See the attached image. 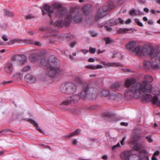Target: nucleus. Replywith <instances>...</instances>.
<instances>
[{
	"label": "nucleus",
	"mask_w": 160,
	"mask_h": 160,
	"mask_svg": "<svg viewBox=\"0 0 160 160\" xmlns=\"http://www.w3.org/2000/svg\"><path fill=\"white\" fill-rule=\"evenodd\" d=\"M41 63L45 67L46 73L49 77H53L57 74L62 73V71L59 68L60 61L53 56L49 57L47 59H42Z\"/></svg>",
	"instance_id": "obj_1"
},
{
	"label": "nucleus",
	"mask_w": 160,
	"mask_h": 160,
	"mask_svg": "<svg viewBox=\"0 0 160 160\" xmlns=\"http://www.w3.org/2000/svg\"><path fill=\"white\" fill-rule=\"evenodd\" d=\"M150 85L146 86L143 83H137L125 91V99L129 100L133 98L139 99L144 92H148L151 88Z\"/></svg>",
	"instance_id": "obj_2"
},
{
	"label": "nucleus",
	"mask_w": 160,
	"mask_h": 160,
	"mask_svg": "<svg viewBox=\"0 0 160 160\" xmlns=\"http://www.w3.org/2000/svg\"><path fill=\"white\" fill-rule=\"evenodd\" d=\"M97 97V90L92 88H89L88 85L87 83H85L83 85L82 91L79 95H72L70 97V99L68 101H63L62 103H60V105H67L72 101L75 103L78 101L80 98L83 99L88 98L94 99H96Z\"/></svg>",
	"instance_id": "obj_3"
},
{
	"label": "nucleus",
	"mask_w": 160,
	"mask_h": 160,
	"mask_svg": "<svg viewBox=\"0 0 160 160\" xmlns=\"http://www.w3.org/2000/svg\"><path fill=\"white\" fill-rule=\"evenodd\" d=\"M72 16H74L73 20L75 22H79L81 21L82 17L77 8H75L71 9L70 13L66 16L64 21L58 20L54 23V26L62 27L65 24L67 27L68 26L72 20Z\"/></svg>",
	"instance_id": "obj_4"
},
{
	"label": "nucleus",
	"mask_w": 160,
	"mask_h": 160,
	"mask_svg": "<svg viewBox=\"0 0 160 160\" xmlns=\"http://www.w3.org/2000/svg\"><path fill=\"white\" fill-rule=\"evenodd\" d=\"M156 51L153 46L150 44H146L143 46H140V50L138 55L139 56H149L151 59H153L156 54Z\"/></svg>",
	"instance_id": "obj_5"
},
{
	"label": "nucleus",
	"mask_w": 160,
	"mask_h": 160,
	"mask_svg": "<svg viewBox=\"0 0 160 160\" xmlns=\"http://www.w3.org/2000/svg\"><path fill=\"white\" fill-rule=\"evenodd\" d=\"M60 90L64 93L71 94L75 92L76 86L72 83L68 82L62 84Z\"/></svg>",
	"instance_id": "obj_6"
},
{
	"label": "nucleus",
	"mask_w": 160,
	"mask_h": 160,
	"mask_svg": "<svg viewBox=\"0 0 160 160\" xmlns=\"http://www.w3.org/2000/svg\"><path fill=\"white\" fill-rule=\"evenodd\" d=\"M113 7V3H111L109 4L108 6H103L99 9L95 17V20L97 21L105 16L107 14V12L112 9Z\"/></svg>",
	"instance_id": "obj_7"
},
{
	"label": "nucleus",
	"mask_w": 160,
	"mask_h": 160,
	"mask_svg": "<svg viewBox=\"0 0 160 160\" xmlns=\"http://www.w3.org/2000/svg\"><path fill=\"white\" fill-rule=\"evenodd\" d=\"M122 160H139L137 155L134 154L132 150H126L122 152L120 154Z\"/></svg>",
	"instance_id": "obj_8"
},
{
	"label": "nucleus",
	"mask_w": 160,
	"mask_h": 160,
	"mask_svg": "<svg viewBox=\"0 0 160 160\" xmlns=\"http://www.w3.org/2000/svg\"><path fill=\"white\" fill-rule=\"evenodd\" d=\"M125 47L130 52L136 55H138L140 45H138L136 41H132L129 42L126 45Z\"/></svg>",
	"instance_id": "obj_9"
},
{
	"label": "nucleus",
	"mask_w": 160,
	"mask_h": 160,
	"mask_svg": "<svg viewBox=\"0 0 160 160\" xmlns=\"http://www.w3.org/2000/svg\"><path fill=\"white\" fill-rule=\"evenodd\" d=\"M148 92H144L143 93L142 96L140 98H142V100L144 102L151 101L155 104L160 105V101L158 100V97L156 96H154L153 97L149 94H144L145 93Z\"/></svg>",
	"instance_id": "obj_10"
},
{
	"label": "nucleus",
	"mask_w": 160,
	"mask_h": 160,
	"mask_svg": "<svg viewBox=\"0 0 160 160\" xmlns=\"http://www.w3.org/2000/svg\"><path fill=\"white\" fill-rule=\"evenodd\" d=\"M151 60H145L143 62V66L146 69H148L150 68L154 69H157L160 67L158 62L154 59H152Z\"/></svg>",
	"instance_id": "obj_11"
},
{
	"label": "nucleus",
	"mask_w": 160,
	"mask_h": 160,
	"mask_svg": "<svg viewBox=\"0 0 160 160\" xmlns=\"http://www.w3.org/2000/svg\"><path fill=\"white\" fill-rule=\"evenodd\" d=\"M141 137L136 133H134L131 138V140L129 142V144L131 145H134L132 147L133 149L136 150H139L140 147L139 145H135L137 142L138 140Z\"/></svg>",
	"instance_id": "obj_12"
},
{
	"label": "nucleus",
	"mask_w": 160,
	"mask_h": 160,
	"mask_svg": "<svg viewBox=\"0 0 160 160\" xmlns=\"http://www.w3.org/2000/svg\"><path fill=\"white\" fill-rule=\"evenodd\" d=\"M27 57L24 55L17 54L12 56L11 58L12 61H18L20 63L22 64L27 61Z\"/></svg>",
	"instance_id": "obj_13"
},
{
	"label": "nucleus",
	"mask_w": 160,
	"mask_h": 160,
	"mask_svg": "<svg viewBox=\"0 0 160 160\" xmlns=\"http://www.w3.org/2000/svg\"><path fill=\"white\" fill-rule=\"evenodd\" d=\"M153 79L152 77L149 75H145L144 77V80L141 82H138L137 83H143L145 85H150L151 88L150 90L148 92H150L152 89V86L151 84L148 83H150L152 82Z\"/></svg>",
	"instance_id": "obj_14"
},
{
	"label": "nucleus",
	"mask_w": 160,
	"mask_h": 160,
	"mask_svg": "<svg viewBox=\"0 0 160 160\" xmlns=\"http://www.w3.org/2000/svg\"><path fill=\"white\" fill-rule=\"evenodd\" d=\"M13 65L10 61H8L5 64L4 70L5 72L8 74L11 73L13 70Z\"/></svg>",
	"instance_id": "obj_15"
},
{
	"label": "nucleus",
	"mask_w": 160,
	"mask_h": 160,
	"mask_svg": "<svg viewBox=\"0 0 160 160\" xmlns=\"http://www.w3.org/2000/svg\"><path fill=\"white\" fill-rule=\"evenodd\" d=\"M136 80L134 78H130L126 79L125 82V85L126 87H130V86L136 84Z\"/></svg>",
	"instance_id": "obj_16"
},
{
	"label": "nucleus",
	"mask_w": 160,
	"mask_h": 160,
	"mask_svg": "<svg viewBox=\"0 0 160 160\" xmlns=\"http://www.w3.org/2000/svg\"><path fill=\"white\" fill-rule=\"evenodd\" d=\"M123 98V96L122 94L119 93H110L108 97L109 99L119 100Z\"/></svg>",
	"instance_id": "obj_17"
},
{
	"label": "nucleus",
	"mask_w": 160,
	"mask_h": 160,
	"mask_svg": "<svg viewBox=\"0 0 160 160\" xmlns=\"http://www.w3.org/2000/svg\"><path fill=\"white\" fill-rule=\"evenodd\" d=\"M24 79L26 82L29 83H33L36 81L35 77L29 74H27L25 76Z\"/></svg>",
	"instance_id": "obj_18"
},
{
	"label": "nucleus",
	"mask_w": 160,
	"mask_h": 160,
	"mask_svg": "<svg viewBox=\"0 0 160 160\" xmlns=\"http://www.w3.org/2000/svg\"><path fill=\"white\" fill-rule=\"evenodd\" d=\"M41 8L42 11L43 12L42 15H44L46 13V12L44 11V10L48 13V15L51 17V14L52 13L53 11L51 10L50 6L46 4L43 6L42 8Z\"/></svg>",
	"instance_id": "obj_19"
},
{
	"label": "nucleus",
	"mask_w": 160,
	"mask_h": 160,
	"mask_svg": "<svg viewBox=\"0 0 160 160\" xmlns=\"http://www.w3.org/2000/svg\"><path fill=\"white\" fill-rule=\"evenodd\" d=\"M139 157L141 160H149L148 152L145 150H142L140 151Z\"/></svg>",
	"instance_id": "obj_20"
},
{
	"label": "nucleus",
	"mask_w": 160,
	"mask_h": 160,
	"mask_svg": "<svg viewBox=\"0 0 160 160\" xmlns=\"http://www.w3.org/2000/svg\"><path fill=\"white\" fill-rule=\"evenodd\" d=\"M101 63L104 65L108 67H119L122 66L121 64L116 62H108L106 63L105 61H102Z\"/></svg>",
	"instance_id": "obj_21"
},
{
	"label": "nucleus",
	"mask_w": 160,
	"mask_h": 160,
	"mask_svg": "<svg viewBox=\"0 0 160 160\" xmlns=\"http://www.w3.org/2000/svg\"><path fill=\"white\" fill-rule=\"evenodd\" d=\"M126 138L123 137L121 141L120 142H118L116 145L112 146V149L113 150H116L118 148L121 147L122 146L124 145L125 143Z\"/></svg>",
	"instance_id": "obj_22"
},
{
	"label": "nucleus",
	"mask_w": 160,
	"mask_h": 160,
	"mask_svg": "<svg viewBox=\"0 0 160 160\" xmlns=\"http://www.w3.org/2000/svg\"><path fill=\"white\" fill-rule=\"evenodd\" d=\"M60 108H61L62 110L66 111L76 113L78 114L79 112V109L77 107L71 108H62L60 107Z\"/></svg>",
	"instance_id": "obj_23"
},
{
	"label": "nucleus",
	"mask_w": 160,
	"mask_h": 160,
	"mask_svg": "<svg viewBox=\"0 0 160 160\" xmlns=\"http://www.w3.org/2000/svg\"><path fill=\"white\" fill-rule=\"evenodd\" d=\"M81 132V131L80 129H76L74 132L70 133L68 135H66L65 136V137L66 138H68L69 137L74 136L76 135L79 134Z\"/></svg>",
	"instance_id": "obj_24"
},
{
	"label": "nucleus",
	"mask_w": 160,
	"mask_h": 160,
	"mask_svg": "<svg viewBox=\"0 0 160 160\" xmlns=\"http://www.w3.org/2000/svg\"><path fill=\"white\" fill-rule=\"evenodd\" d=\"M29 122L34 125L36 128V129L37 130H38L41 132H42V131L38 128V124L35 121L32 119H30L29 120Z\"/></svg>",
	"instance_id": "obj_25"
},
{
	"label": "nucleus",
	"mask_w": 160,
	"mask_h": 160,
	"mask_svg": "<svg viewBox=\"0 0 160 160\" xmlns=\"http://www.w3.org/2000/svg\"><path fill=\"white\" fill-rule=\"evenodd\" d=\"M140 11L139 10L132 9L129 11V14L131 16L139 15L140 14Z\"/></svg>",
	"instance_id": "obj_26"
},
{
	"label": "nucleus",
	"mask_w": 160,
	"mask_h": 160,
	"mask_svg": "<svg viewBox=\"0 0 160 160\" xmlns=\"http://www.w3.org/2000/svg\"><path fill=\"white\" fill-rule=\"evenodd\" d=\"M90 10V7L88 5H85L82 8V11L83 13L86 15L89 12Z\"/></svg>",
	"instance_id": "obj_27"
},
{
	"label": "nucleus",
	"mask_w": 160,
	"mask_h": 160,
	"mask_svg": "<svg viewBox=\"0 0 160 160\" xmlns=\"http://www.w3.org/2000/svg\"><path fill=\"white\" fill-rule=\"evenodd\" d=\"M12 77L15 79L19 80L22 78L23 75L20 72H18L14 74L12 76Z\"/></svg>",
	"instance_id": "obj_28"
},
{
	"label": "nucleus",
	"mask_w": 160,
	"mask_h": 160,
	"mask_svg": "<svg viewBox=\"0 0 160 160\" xmlns=\"http://www.w3.org/2000/svg\"><path fill=\"white\" fill-rule=\"evenodd\" d=\"M28 43L30 44H34L36 46H40L41 45V43L39 41L34 42L32 40L29 39L28 40Z\"/></svg>",
	"instance_id": "obj_29"
},
{
	"label": "nucleus",
	"mask_w": 160,
	"mask_h": 160,
	"mask_svg": "<svg viewBox=\"0 0 160 160\" xmlns=\"http://www.w3.org/2000/svg\"><path fill=\"white\" fill-rule=\"evenodd\" d=\"M153 59H154L155 61L157 62H158V61L160 64V51L157 52Z\"/></svg>",
	"instance_id": "obj_30"
},
{
	"label": "nucleus",
	"mask_w": 160,
	"mask_h": 160,
	"mask_svg": "<svg viewBox=\"0 0 160 160\" xmlns=\"http://www.w3.org/2000/svg\"><path fill=\"white\" fill-rule=\"evenodd\" d=\"M101 93L102 94V95L104 97L107 96L109 97L110 94L109 91L106 90H102Z\"/></svg>",
	"instance_id": "obj_31"
},
{
	"label": "nucleus",
	"mask_w": 160,
	"mask_h": 160,
	"mask_svg": "<svg viewBox=\"0 0 160 160\" xmlns=\"http://www.w3.org/2000/svg\"><path fill=\"white\" fill-rule=\"evenodd\" d=\"M129 30L126 28H121L118 30V32L119 33H125L127 32Z\"/></svg>",
	"instance_id": "obj_32"
},
{
	"label": "nucleus",
	"mask_w": 160,
	"mask_h": 160,
	"mask_svg": "<svg viewBox=\"0 0 160 160\" xmlns=\"http://www.w3.org/2000/svg\"><path fill=\"white\" fill-rule=\"evenodd\" d=\"M152 93L154 96L158 97V96L160 95V90L159 88H157V89L153 91Z\"/></svg>",
	"instance_id": "obj_33"
},
{
	"label": "nucleus",
	"mask_w": 160,
	"mask_h": 160,
	"mask_svg": "<svg viewBox=\"0 0 160 160\" xmlns=\"http://www.w3.org/2000/svg\"><path fill=\"white\" fill-rule=\"evenodd\" d=\"M113 58L117 57L119 58H122V55L120 52H115L113 55L112 56Z\"/></svg>",
	"instance_id": "obj_34"
},
{
	"label": "nucleus",
	"mask_w": 160,
	"mask_h": 160,
	"mask_svg": "<svg viewBox=\"0 0 160 160\" xmlns=\"http://www.w3.org/2000/svg\"><path fill=\"white\" fill-rule=\"evenodd\" d=\"M52 7L53 8L58 9L61 8L62 6L59 3L55 2L52 4Z\"/></svg>",
	"instance_id": "obj_35"
},
{
	"label": "nucleus",
	"mask_w": 160,
	"mask_h": 160,
	"mask_svg": "<svg viewBox=\"0 0 160 160\" xmlns=\"http://www.w3.org/2000/svg\"><path fill=\"white\" fill-rule=\"evenodd\" d=\"M134 21L139 26H142L143 24L142 22H141L139 20L138 18H135L134 20Z\"/></svg>",
	"instance_id": "obj_36"
},
{
	"label": "nucleus",
	"mask_w": 160,
	"mask_h": 160,
	"mask_svg": "<svg viewBox=\"0 0 160 160\" xmlns=\"http://www.w3.org/2000/svg\"><path fill=\"white\" fill-rule=\"evenodd\" d=\"M5 15L7 16L8 17H12L13 15V14L12 12L8 11L7 10H5Z\"/></svg>",
	"instance_id": "obj_37"
},
{
	"label": "nucleus",
	"mask_w": 160,
	"mask_h": 160,
	"mask_svg": "<svg viewBox=\"0 0 160 160\" xmlns=\"http://www.w3.org/2000/svg\"><path fill=\"white\" fill-rule=\"evenodd\" d=\"M31 69V67L30 66H27L25 67L23 69L22 71L26 72L30 71Z\"/></svg>",
	"instance_id": "obj_38"
},
{
	"label": "nucleus",
	"mask_w": 160,
	"mask_h": 160,
	"mask_svg": "<svg viewBox=\"0 0 160 160\" xmlns=\"http://www.w3.org/2000/svg\"><path fill=\"white\" fill-rule=\"evenodd\" d=\"M86 68L92 69H95V65L90 64L86 66Z\"/></svg>",
	"instance_id": "obj_39"
},
{
	"label": "nucleus",
	"mask_w": 160,
	"mask_h": 160,
	"mask_svg": "<svg viewBox=\"0 0 160 160\" xmlns=\"http://www.w3.org/2000/svg\"><path fill=\"white\" fill-rule=\"evenodd\" d=\"M35 54H32L29 56V58L31 61H33L35 59Z\"/></svg>",
	"instance_id": "obj_40"
},
{
	"label": "nucleus",
	"mask_w": 160,
	"mask_h": 160,
	"mask_svg": "<svg viewBox=\"0 0 160 160\" xmlns=\"http://www.w3.org/2000/svg\"><path fill=\"white\" fill-rule=\"evenodd\" d=\"M112 26L115 25L118 23V22L115 20H111L110 21Z\"/></svg>",
	"instance_id": "obj_41"
},
{
	"label": "nucleus",
	"mask_w": 160,
	"mask_h": 160,
	"mask_svg": "<svg viewBox=\"0 0 160 160\" xmlns=\"http://www.w3.org/2000/svg\"><path fill=\"white\" fill-rule=\"evenodd\" d=\"M104 40L106 44H108L110 43L111 42V40L109 38L106 37L104 38Z\"/></svg>",
	"instance_id": "obj_42"
},
{
	"label": "nucleus",
	"mask_w": 160,
	"mask_h": 160,
	"mask_svg": "<svg viewBox=\"0 0 160 160\" xmlns=\"http://www.w3.org/2000/svg\"><path fill=\"white\" fill-rule=\"evenodd\" d=\"M89 51L92 54L94 53L96 51V49L95 48H92L90 47L89 50Z\"/></svg>",
	"instance_id": "obj_43"
},
{
	"label": "nucleus",
	"mask_w": 160,
	"mask_h": 160,
	"mask_svg": "<svg viewBox=\"0 0 160 160\" xmlns=\"http://www.w3.org/2000/svg\"><path fill=\"white\" fill-rule=\"evenodd\" d=\"M72 144L74 145H77L78 143V141L76 138L73 139L71 141Z\"/></svg>",
	"instance_id": "obj_44"
},
{
	"label": "nucleus",
	"mask_w": 160,
	"mask_h": 160,
	"mask_svg": "<svg viewBox=\"0 0 160 160\" xmlns=\"http://www.w3.org/2000/svg\"><path fill=\"white\" fill-rule=\"evenodd\" d=\"M33 16L31 14H28L26 16L25 18L27 19H30L32 18Z\"/></svg>",
	"instance_id": "obj_45"
},
{
	"label": "nucleus",
	"mask_w": 160,
	"mask_h": 160,
	"mask_svg": "<svg viewBox=\"0 0 160 160\" xmlns=\"http://www.w3.org/2000/svg\"><path fill=\"white\" fill-rule=\"evenodd\" d=\"M146 138L147 140L148 141V142H152V139L151 138V137L150 136L146 137Z\"/></svg>",
	"instance_id": "obj_46"
},
{
	"label": "nucleus",
	"mask_w": 160,
	"mask_h": 160,
	"mask_svg": "<svg viewBox=\"0 0 160 160\" xmlns=\"http://www.w3.org/2000/svg\"><path fill=\"white\" fill-rule=\"evenodd\" d=\"M76 44V42H72L70 43V45L72 48Z\"/></svg>",
	"instance_id": "obj_47"
},
{
	"label": "nucleus",
	"mask_w": 160,
	"mask_h": 160,
	"mask_svg": "<svg viewBox=\"0 0 160 160\" xmlns=\"http://www.w3.org/2000/svg\"><path fill=\"white\" fill-rule=\"evenodd\" d=\"M105 28L109 32H111L112 30V29L111 28L108 26H106Z\"/></svg>",
	"instance_id": "obj_48"
},
{
	"label": "nucleus",
	"mask_w": 160,
	"mask_h": 160,
	"mask_svg": "<svg viewBox=\"0 0 160 160\" xmlns=\"http://www.w3.org/2000/svg\"><path fill=\"white\" fill-rule=\"evenodd\" d=\"M2 38L4 41H7L8 40L7 36L6 35L2 36Z\"/></svg>",
	"instance_id": "obj_49"
},
{
	"label": "nucleus",
	"mask_w": 160,
	"mask_h": 160,
	"mask_svg": "<svg viewBox=\"0 0 160 160\" xmlns=\"http://www.w3.org/2000/svg\"><path fill=\"white\" fill-rule=\"evenodd\" d=\"M81 51L84 54H86L88 52V50L85 49H82Z\"/></svg>",
	"instance_id": "obj_50"
},
{
	"label": "nucleus",
	"mask_w": 160,
	"mask_h": 160,
	"mask_svg": "<svg viewBox=\"0 0 160 160\" xmlns=\"http://www.w3.org/2000/svg\"><path fill=\"white\" fill-rule=\"evenodd\" d=\"M103 68V66L101 65H98L95 66V69L102 68Z\"/></svg>",
	"instance_id": "obj_51"
},
{
	"label": "nucleus",
	"mask_w": 160,
	"mask_h": 160,
	"mask_svg": "<svg viewBox=\"0 0 160 160\" xmlns=\"http://www.w3.org/2000/svg\"><path fill=\"white\" fill-rule=\"evenodd\" d=\"M102 158L105 160H107L108 158V157L107 155H104L102 156Z\"/></svg>",
	"instance_id": "obj_52"
},
{
	"label": "nucleus",
	"mask_w": 160,
	"mask_h": 160,
	"mask_svg": "<svg viewBox=\"0 0 160 160\" xmlns=\"http://www.w3.org/2000/svg\"><path fill=\"white\" fill-rule=\"evenodd\" d=\"M118 85L115 84L112 85L111 87L112 88L117 89L118 88Z\"/></svg>",
	"instance_id": "obj_53"
},
{
	"label": "nucleus",
	"mask_w": 160,
	"mask_h": 160,
	"mask_svg": "<svg viewBox=\"0 0 160 160\" xmlns=\"http://www.w3.org/2000/svg\"><path fill=\"white\" fill-rule=\"evenodd\" d=\"M132 21L131 19H128L127 20H126L125 22V23L127 24H128L131 23Z\"/></svg>",
	"instance_id": "obj_54"
},
{
	"label": "nucleus",
	"mask_w": 160,
	"mask_h": 160,
	"mask_svg": "<svg viewBox=\"0 0 160 160\" xmlns=\"http://www.w3.org/2000/svg\"><path fill=\"white\" fill-rule=\"evenodd\" d=\"M118 21L121 24H123L124 22V21L122 20L121 18H119L118 19Z\"/></svg>",
	"instance_id": "obj_55"
},
{
	"label": "nucleus",
	"mask_w": 160,
	"mask_h": 160,
	"mask_svg": "<svg viewBox=\"0 0 160 160\" xmlns=\"http://www.w3.org/2000/svg\"><path fill=\"white\" fill-rule=\"evenodd\" d=\"M88 61L90 62H94L95 61V60L93 58H90L88 59Z\"/></svg>",
	"instance_id": "obj_56"
},
{
	"label": "nucleus",
	"mask_w": 160,
	"mask_h": 160,
	"mask_svg": "<svg viewBox=\"0 0 160 160\" xmlns=\"http://www.w3.org/2000/svg\"><path fill=\"white\" fill-rule=\"evenodd\" d=\"M105 23H102L101 24H98V27L99 28H101L105 25Z\"/></svg>",
	"instance_id": "obj_57"
},
{
	"label": "nucleus",
	"mask_w": 160,
	"mask_h": 160,
	"mask_svg": "<svg viewBox=\"0 0 160 160\" xmlns=\"http://www.w3.org/2000/svg\"><path fill=\"white\" fill-rule=\"evenodd\" d=\"M41 145L45 148H48L49 149H50L49 147L48 146L44 144H41Z\"/></svg>",
	"instance_id": "obj_58"
},
{
	"label": "nucleus",
	"mask_w": 160,
	"mask_h": 160,
	"mask_svg": "<svg viewBox=\"0 0 160 160\" xmlns=\"http://www.w3.org/2000/svg\"><path fill=\"white\" fill-rule=\"evenodd\" d=\"M122 70L125 72H129L131 71L129 69L127 68L122 69Z\"/></svg>",
	"instance_id": "obj_59"
},
{
	"label": "nucleus",
	"mask_w": 160,
	"mask_h": 160,
	"mask_svg": "<svg viewBox=\"0 0 160 160\" xmlns=\"http://www.w3.org/2000/svg\"><path fill=\"white\" fill-rule=\"evenodd\" d=\"M121 125L122 126H127L128 125V123L127 122H121Z\"/></svg>",
	"instance_id": "obj_60"
},
{
	"label": "nucleus",
	"mask_w": 160,
	"mask_h": 160,
	"mask_svg": "<svg viewBox=\"0 0 160 160\" xmlns=\"http://www.w3.org/2000/svg\"><path fill=\"white\" fill-rule=\"evenodd\" d=\"M144 11L146 12H148L149 11V10L148 8H145L144 9Z\"/></svg>",
	"instance_id": "obj_61"
},
{
	"label": "nucleus",
	"mask_w": 160,
	"mask_h": 160,
	"mask_svg": "<svg viewBox=\"0 0 160 160\" xmlns=\"http://www.w3.org/2000/svg\"><path fill=\"white\" fill-rule=\"evenodd\" d=\"M105 51V50H103L101 51L99 49L98 50V54H99V53H103Z\"/></svg>",
	"instance_id": "obj_62"
},
{
	"label": "nucleus",
	"mask_w": 160,
	"mask_h": 160,
	"mask_svg": "<svg viewBox=\"0 0 160 160\" xmlns=\"http://www.w3.org/2000/svg\"><path fill=\"white\" fill-rule=\"evenodd\" d=\"M28 34L29 35H33L34 34V32L32 31H29L28 32Z\"/></svg>",
	"instance_id": "obj_63"
},
{
	"label": "nucleus",
	"mask_w": 160,
	"mask_h": 160,
	"mask_svg": "<svg viewBox=\"0 0 160 160\" xmlns=\"http://www.w3.org/2000/svg\"><path fill=\"white\" fill-rule=\"evenodd\" d=\"M152 160H157V159L154 155H153L152 158Z\"/></svg>",
	"instance_id": "obj_64"
}]
</instances>
